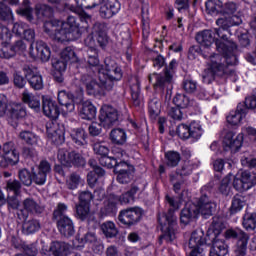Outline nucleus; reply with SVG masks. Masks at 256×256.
Segmentation results:
<instances>
[{"label": "nucleus", "mask_w": 256, "mask_h": 256, "mask_svg": "<svg viewBox=\"0 0 256 256\" xmlns=\"http://www.w3.org/2000/svg\"><path fill=\"white\" fill-rule=\"evenodd\" d=\"M166 202L170 205V209L167 213H162L158 215V223L161 226L162 235L159 237L160 244L163 241L166 243H173L177 236L175 234V229H177V216H175V211L179 209V204L175 201V198L166 195Z\"/></svg>", "instance_id": "obj_1"}, {"label": "nucleus", "mask_w": 256, "mask_h": 256, "mask_svg": "<svg viewBox=\"0 0 256 256\" xmlns=\"http://www.w3.org/2000/svg\"><path fill=\"white\" fill-rule=\"evenodd\" d=\"M75 1L81 9H95V7L101 5L99 13L102 19H111V17H114V15L121 11V3L118 0H99V3L92 2L93 0Z\"/></svg>", "instance_id": "obj_2"}, {"label": "nucleus", "mask_w": 256, "mask_h": 256, "mask_svg": "<svg viewBox=\"0 0 256 256\" xmlns=\"http://www.w3.org/2000/svg\"><path fill=\"white\" fill-rule=\"evenodd\" d=\"M81 35V28L79 27V23H77V18H75V16H68L67 21L58 28L51 39L63 43L64 41H76V39H81Z\"/></svg>", "instance_id": "obj_3"}, {"label": "nucleus", "mask_w": 256, "mask_h": 256, "mask_svg": "<svg viewBox=\"0 0 256 256\" xmlns=\"http://www.w3.org/2000/svg\"><path fill=\"white\" fill-rule=\"evenodd\" d=\"M226 241H236L235 256H246L247 245H249L250 236L247 232L241 230L239 227L228 228L223 234Z\"/></svg>", "instance_id": "obj_4"}, {"label": "nucleus", "mask_w": 256, "mask_h": 256, "mask_svg": "<svg viewBox=\"0 0 256 256\" xmlns=\"http://www.w3.org/2000/svg\"><path fill=\"white\" fill-rule=\"evenodd\" d=\"M175 69H177V60L173 59L169 65L165 67L163 74L153 73L148 77L150 83H152L153 79H155V82L153 83L155 91L163 93L165 89H169V86L173 81Z\"/></svg>", "instance_id": "obj_5"}, {"label": "nucleus", "mask_w": 256, "mask_h": 256, "mask_svg": "<svg viewBox=\"0 0 256 256\" xmlns=\"http://www.w3.org/2000/svg\"><path fill=\"white\" fill-rule=\"evenodd\" d=\"M211 189H213V184H208L202 187L201 197L198 199L196 205V207H198V213H201L205 219L211 217L215 209H217V205L209 197V195H211Z\"/></svg>", "instance_id": "obj_6"}, {"label": "nucleus", "mask_w": 256, "mask_h": 256, "mask_svg": "<svg viewBox=\"0 0 256 256\" xmlns=\"http://www.w3.org/2000/svg\"><path fill=\"white\" fill-rule=\"evenodd\" d=\"M216 49L221 58V65L224 69L225 75H231L233 70L229 69V67H233V65H237V56L233 53L235 50H231V48H227L225 43L221 40H216Z\"/></svg>", "instance_id": "obj_7"}, {"label": "nucleus", "mask_w": 256, "mask_h": 256, "mask_svg": "<svg viewBox=\"0 0 256 256\" xmlns=\"http://www.w3.org/2000/svg\"><path fill=\"white\" fill-rule=\"evenodd\" d=\"M143 219V208L130 207L119 212L118 221L125 227H133Z\"/></svg>", "instance_id": "obj_8"}, {"label": "nucleus", "mask_w": 256, "mask_h": 256, "mask_svg": "<svg viewBox=\"0 0 256 256\" xmlns=\"http://www.w3.org/2000/svg\"><path fill=\"white\" fill-rule=\"evenodd\" d=\"M58 161H60L61 165H64V167H85V165H87L85 157L79 152H69L65 149L58 150Z\"/></svg>", "instance_id": "obj_9"}, {"label": "nucleus", "mask_w": 256, "mask_h": 256, "mask_svg": "<svg viewBox=\"0 0 256 256\" xmlns=\"http://www.w3.org/2000/svg\"><path fill=\"white\" fill-rule=\"evenodd\" d=\"M223 75H225V70L221 65L220 56L212 57V63H208V68L202 73L203 83L209 85L213 83L216 77H223Z\"/></svg>", "instance_id": "obj_10"}, {"label": "nucleus", "mask_w": 256, "mask_h": 256, "mask_svg": "<svg viewBox=\"0 0 256 256\" xmlns=\"http://www.w3.org/2000/svg\"><path fill=\"white\" fill-rule=\"evenodd\" d=\"M256 185V174L251 173L247 170L241 172L240 175H237L233 180V187L236 191H249L252 187Z\"/></svg>", "instance_id": "obj_11"}, {"label": "nucleus", "mask_w": 256, "mask_h": 256, "mask_svg": "<svg viewBox=\"0 0 256 256\" xmlns=\"http://www.w3.org/2000/svg\"><path fill=\"white\" fill-rule=\"evenodd\" d=\"M243 146V133L238 134L235 137V132L224 130V137L222 141V147L224 151H231V153H237Z\"/></svg>", "instance_id": "obj_12"}, {"label": "nucleus", "mask_w": 256, "mask_h": 256, "mask_svg": "<svg viewBox=\"0 0 256 256\" xmlns=\"http://www.w3.org/2000/svg\"><path fill=\"white\" fill-rule=\"evenodd\" d=\"M22 71L31 89H34V91H41L43 89V76L37 71V68L25 64L22 67Z\"/></svg>", "instance_id": "obj_13"}, {"label": "nucleus", "mask_w": 256, "mask_h": 256, "mask_svg": "<svg viewBox=\"0 0 256 256\" xmlns=\"http://www.w3.org/2000/svg\"><path fill=\"white\" fill-rule=\"evenodd\" d=\"M22 205L24 209H20L17 212V217L20 221H25L29 217V213L32 215H41L45 211V207L39 205L33 198L24 199Z\"/></svg>", "instance_id": "obj_14"}, {"label": "nucleus", "mask_w": 256, "mask_h": 256, "mask_svg": "<svg viewBox=\"0 0 256 256\" xmlns=\"http://www.w3.org/2000/svg\"><path fill=\"white\" fill-rule=\"evenodd\" d=\"M46 133L49 141L53 145H63L65 143V128L57 124V122H47Z\"/></svg>", "instance_id": "obj_15"}, {"label": "nucleus", "mask_w": 256, "mask_h": 256, "mask_svg": "<svg viewBox=\"0 0 256 256\" xmlns=\"http://www.w3.org/2000/svg\"><path fill=\"white\" fill-rule=\"evenodd\" d=\"M99 121L103 127L109 129L119 121V112L113 106L104 104L100 110Z\"/></svg>", "instance_id": "obj_16"}, {"label": "nucleus", "mask_w": 256, "mask_h": 256, "mask_svg": "<svg viewBox=\"0 0 256 256\" xmlns=\"http://www.w3.org/2000/svg\"><path fill=\"white\" fill-rule=\"evenodd\" d=\"M49 173H51V163L47 160L40 161L36 170L32 168V183L40 186L45 185Z\"/></svg>", "instance_id": "obj_17"}, {"label": "nucleus", "mask_w": 256, "mask_h": 256, "mask_svg": "<svg viewBox=\"0 0 256 256\" xmlns=\"http://www.w3.org/2000/svg\"><path fill=\"white\" fill-rule=\"evenodd\" d=\"M31 57H39L43 63H47L51 59V48L43 40H38L30 45Z\"/></svg>", "instance_id": "obj_18"}, {"label": "nucleus", "mask_w": 256, "mask_h": 256, "mask_svg": "<svg viewBox=\"0 0 256 256\" xmlns=\"http://www.w3.org/2000/svg\"><path fill=\"white\" fill-rule=\"evenodd\" d=\"M2 157H4L6 161V167L9 165H17L19 163V153L17 152V148L15 147V142L8 141L2 145Z\"/></svg>", "instance_id": "obj_19"}, {"label": "nucleus", "mask_w": 256, "mask_h": 256, "mask_svg": "<svg viewBox=\"0 0 256 256\" xmlns=\"http://www.w3.org/2000/svg\"><path fill=\"white\" fill-rule=\"evenodd\" d=\"M27 49V45L23 40H18L15 42L13 46H9L6 44H0V57L2 59H11L14 57L15 53H23Z\"/></svg>", "instance_id": "obj_20"}, {"label": "nucleus", "mask_w": 256, "mask_h": 256, "mask_svg": "<svg viewBox=\"0 0 256 256\" xmlns=\"http://www.w3.org/2000/svg\"><path fill=\"white\" fill-rule=\"evenodd\" d=\"M197 215H199V207H197V204L187 202L180 212V223H183V225H189L191 221L197 219Z\"/></svg>", "instance_id": "obj_21"}, {"label": "nucleus", "mask_w": 256, "mask_h": 256, "mask_svg": "<svg viewBox=\"0 0 256 256\" xmlns=\"http://www.w3.org/2000/svg\"><path fill=\"white\" fill-rule=\"evenodd\" d=\"M121 81V79H113L109 75L105 74L103 71L98 72V82H96V87L101 89L100 95H105V91H113L115 87V82Z\"/></svg>", "instance_id": "obj_22"}, {"label": "nucleus", "mask_w": 256, "mask_h": 256, "mask_svg": "<svg viewBox=\"0 0 256 256\" xmlns=\"http://www.w3.org/2000/svg\"><path fill=\"white\" fill-rule=\"evenodd\" d=\"M56 225L59 233L64 237H73V235H75V224L69 216L56 220Z\"/></svg>", "instance_id": "obj_23"}, {"label": "nucleus", "mask_w": 256, "mask_h": 256, "mask_svg": "<svg viewBox=\"0 0 256 256\" xmlns=\"http://www.w3.org/2000/svg\"><path fill=\"white\" fill-rule=\"evenodd\" d=\"M97 72L91 71L85 72L80 77V83L86 87L89 95H95L97 93V90L95 89L97 87V82L95 81V77H97Z\"/></svg>", "instance_id": "obj_24"}, {"label": "nucleus", "mask_w": 256, "mask_h": 256, "mask_svg": "<svg viewBox=\"0 0 256 256\" xmlns=\"http://www.w3.org/2000/svg\"><path fill=\"white\" fill-rule=\"evenodd\" d=\"M27 117V109H25V106L21 103H13L10 108V119L12 127L14 129L17 127L19 120L25 119Z\"/></svg>", "instance_id": "obj_25"}, {"label": "nucleus", "mask_w": 256, "mask_h": 256, "mask_svg": "<svg viewBox=\"0 0 256 256\" xmlns=\"http://www.w3.org/2000/svg\"><path fill=\"white\" fill-rule=\"evenodd\" d=\"M105 64V75H108L111 77V79H122L123 78V71L121 70V67L113 58H105L104 60Z\"/></svg>", "instance_id": "obj_26"}, {"label": "nucleus", "mask_w": 256, "mask_h": 256, "mask_svg": "<svg viewBox=\"0 0 256 256\" xmlns=\"http://www.w3.org/2000/svg\"><path fill=\"white\" fill-rule=\"evenodd\" d=\"M117 203H119V197L112 195L106 201L101 208L100 213L102 217H113L117 215Z\"/></svg>", "instance_id": "obj_27"}, {"label": "nucleus", "mask_w": 256, "mask_h": 256, "mask_svg": "<svg viewBox=\"0 0 256 256\" xmlns=\"http://www.w3.org/2000/svg\"><path fill=\"white\" fill-rule=\"evenodd\" d=\"M211 242L210 256H225L229 253V245H227L225 240L212 238Z\"/></svg>", "instance_id": "obj_28"}, {"label": "nucleus", "mask_w": 256, "mask_h": 256, "mask_svg": "<svg viewBox=\"0 0 256 256\" xmlns=\"http://www.w3.org/2000/svg\"><path fill=\"white\" fill-rule=\"evenodd\" d=\"M42 109L44 115L46 117H49L50 119H57V117H59V106H57V103H55V101L49 98L43 97Z\"/></svg>", "instance_id": "obj_29"}, {"label": "nucleus", "mask_w": 256, "mask_h": 256, "mask_svg": "<svg viewBox=\"0 0 256 256\" xmlns=\"http://www.w3.org/2000/svg\"><path fill=\"white\" fill-rule=\"evenodd\" d=\"M245 115H247V106L244 104H238L236 111L230 112V114L227 116V123L234 126L239 125Z\"/></svg>", "instance_id": "obj_30"}, {"label": "nucleus", "mask_w": 256, "mask_h": 256, "mask_svg": "<svg viewBox=\"0 0 256 256\" xmlns=\"http://www.w3.org/2000/svg\"><path fill=\"white\" fill-rule=\"evenodd\" d=\"M69 251V244L65 242H52L49 249L43 252V256H61Z\"/></svg>", "instance_id": "obj_31"}, {"label": "nucleus", "mask_w": 256, "mask_h": 256, "mask_svg": "<svg viewBox=\"0 0 256 256\" xmlns=\"http://www.w3.org/2000/svg\"><path fill=\"white\" fill-rule=\"evenodd\" d=\"M80 117L86 121H92V119L97 117V108H95L91 101L87 100L81 103Z\"/></svg>", "instance_id": "obj_32"}, {"label": "nucleus", "mask_w": 256, "mask_h": 256, "mask_svg": "<svg viewBox=\"0 0 256 256\" xmlns=\"http://www.w3.org/2000/svg\"><path fill=\"white\" fill-rule=\"evenodd\" d=\"M196 41L202 47H211L215 43V32L212 30H202L196 34Z\"/></svg>", "instance_id": "obj_33"}, {"label": "nucleus", "mask_w": 256, "mask_h": 256, "mask_svg": "<svg viewBox=\"0 0 256 256\" xmlns=\"http://www.w3.org/2000/svg\"><path fill=\"white\" fill-rule=\"evenodd\" d=\"M215 33L219 37V39L215 40V43H217V41H221L224 43V45H226V49H231V51H235L237 49V43L231 39V33H229V31L215 29Z\"/></svg>", "instance_id": "obj_34"}, {"label": "nucleus", "mask_w": 256, "mask_h": 256, "mask_svg": "<svg viewBox=\"0 0 256 256\" xmlns=\"http://www.w3.org/2000/svg\"><path fill=\"white\" fill-rule=\"evenodd\" d=\"M204 235L201 230L193 231L188 242L189 248L196 250L202 249L201 247L207 243Z\"/></svg>", "instance_id": "obj_35"}, {"label": "nucleus", "mask_w": 256, "mask_h": 256, "mask_svg": "<svg viewBox=\"0 0 256 256\" xmlns=\"http://www.w3.org/2000/svg\"><path fill=\"white\" fill-rule=\"evenodd\" d=\"M70 137L77 147H86L87 132L83 128H75L72 130Z\"/></svg>", "instance_id": "obj_36"}, {"label": "nucleus", "mask_w": 256, "mask_h": 256, "mask_svg": "<svg viewBox=\"0 0 256 256\" xmlns=\"http://www.w3.org/2000/svg\"><path fill=\"white\" fill-rule=\"evenodd\" d=\"M109 139L113 145H125L127 143V133L123 128H114L109 134Z\"/></svg>", "instance_id": "obj_37"}, {"label": "nucleus", "mask_w": 256, "mask_h": 256, "mask_svg": "<svg viewBox=\"0 0 256 256\" xmlns=\"http://www.w3.org/2000/svg\"><path fill=\"white\" fill-rule=\"evenodd\" d=\"M22 101L28 105L30 109H34V111H39L41 109V100L39 97L27 90L22 93Z\"/></svg>", "instance_id": "obj_38"}, {"label": "nucleus", "mask_w": 256, "mask_h": 256, "mask_svg": "<svg viewBox=\"0 0 256 256\" xmlns=\"http://www.w3.org/2000/svg\"><path fill=\"white\" fill-rule=\"evenodd\" d=\"M130 91L133 105L139 107V105H141V82H139L138 78L131 80Z\"/></svg>", "instance_id": "obj_39"}, {"label": "nucleus", "mask_w": 256, "mask_h": 256, "mask_svg": "<svg viewBox=\"0 0 256 256\" xmlns=\"http://www.w3.org/2000/svg\"><path fill=\"white\" fill-rule=\"evenodd\" d=\"M35 14L40 21H47L53 17V8L46 4H38L35 7Z\"/></svg>", "instance_id": "obj_40"}, {"label": "nucleus", "mask_w": 256, "mask_h": 256, "mask_svg": "<svg viewBox=\"0 0 256 256\" xmlns=\"http://www.w3.org/2000/svg\"><path fill=\"white\" fill-rule=\"evenodd\" d=\"M173 103L180 109H188V107H197V102L191 100L185 94H177L173 98Z\"/></svg>", "instance_id": "obj_41"}, {"label": "nucleus", "mask_w": 256, "mask_h": 256, "mask_svg": "<svg viewBox=\"0 0 256 256\" xmlns=\"http://www.w3.org/2000/svg\"><path fill=\"white\" fill-rule=\"evenodd\" d=\"M100 228L103 235H105L107 239H113L119 235V229H117V226L113 223V221H106L102 223Z\"/></svg>", "instance_id": "obj_42"}, {"label": "nucleus", "mask_w": 256, "mask_h": 256, "mask_svg": "<svg viewBox=\"0 0 256 256\" xmlns=\"http://www.w3.org/2000/svg\"><path fill=\"white\" fill-rule=\"evenodd\" d=\"M22 221H24L22 224V233H24V235H33V233H37V231L41 229V224L38 222V220L25 219Z\"/></svg>", "instance_id": "obj_43"}, {"label": "nucleus", "mask_w": 256, "mask_h": 256, "mask_svg": "<svg viewBox=\"0 0 256 256\" xmlns=\"http://www.w3.org/2000/svg\"><path fill=\"white\" fill-rule=\"evenodd\" d=\"M18 137L21 139V141H24L26 145H39V136H37V134L33 133L32 131L22 130Z\"/></svg>", "instance_id": "obj_44"}, {"label": "nucleus", "mask_w": 256, "mask_h": 256, "mask_svg": "<svg viewBox=\"0 0 256 256\" xmlns=\"http://www.w3.org/2000/svg\"><path fill=\"white\" fill-rule=\"evenodd\" d=\"M148 111L152 119H156L161 114V100L157 97L150 98L148 102Z\"/></svg>", "instance_id": "obj_45"}, {"label": "nucleus", "mask_w": 256, "mask_h": 256, "mask_svg": "<svg viewBox=\"0 0 256 256\" xmlns=\"http://www.w3.org/2000/svg\"><path fill=\"white\" fill-rule=\"evenodd\" d=\"M18 15L26 17L28 21L33 19V7H31V0H23L21 6L16 10Z\"/></svg>", "instance_id": "obj_46"}, {"label": "nucleus", "mask_w": 256, "mask_h": 256, "mask_svg": "<svg viewBox=\"0 0 256 256\" xmlns=\"http://www.w3.org/2000/svg\"><path fill=\"white\" fill-rule=\"evenodd\" d=\"M65 22H61L59 20H51L46 21L44 23V31L49 35L50 39H52L53 35H55L56 31H59Z\"/></svg>", "instance_id": "obj_47"}, {"label": "nucleus", "mask_w": 256, "mask_h": 256, "mask_svg": "<svg viewBox=\"0 0 256 256\" xmlns=\"http://www.w3.org/2000/svg\"><path fill=\"white\" fill-rule=\"evenodd\" d=\"M18 178L21 185L24 187H31L33 185V173L26 168H23L18 171Z\"/></svg>", "instance_id": "obj_48"}, {"label": "nucleus", "mask_w": 256, "mask_h": 256, "mask_svg": "<svg viewBox=\"0 0 256 256\" xmlns=\"http://www.w3.org/2000/svg\"><path fill=\"white\" fill-rule=\"evenodd\" d=\"M76 217L80 221H87L91 217V206L80 203L76 205Z\"/></svg>", "instance_id": "obj_49"}, {"label": "nucleus", "mask_w": 256, "mask_h": 256, "mask_svg": "<svg viewBox=\"0 0 256 256\" xmlns=\"http://www.w3.org/2000/svg\"><path fill=\"white\" fill-rule=\"evenodd\" d=\"M189 132H190V139L194 141H199L203 135V127L197 121H192L189 124Z\"/></svg>", "instance_id": "obj_50"}, {"label": "nucleus", "mask_w": 256, "mask_h": 256, "mask_svg": "<svg viewBox=\"0 0 256 256\" xmlns=\"http://www.w3.org/2000/svg\"><path fill=\"white\" fill-rule=\"evenodd\" d=\"M83 179L81 178V175L77 172H72L68 179L66 180V187L70 191H75L79 185H81V182Z\"/></svg>", "instance_id": "obj_51"}, {"label": "nucleus", "mask_w": 256, "mask_h": 256, "mask_svg": "<svg viewBox=\"0 0 256 256\" xmlns=\"http://www.w3.org/2000/svg\"><path fill=\"white\" fill-rule=\"evenodd\" d=\"M223 229H225V224L223 221L214 219L211 228L208 230V237L213 235L212 239L219 238V235H221V231H223Z\"/></svg>", "instance_id": "obj_52"}, {"label": "nucleus", "mask_w": 256, "mask_h": 256, "mask_svg": "<svg viewBox=\"0 0 256 256\" xmlns=\"http://www.w3.org/2000/svg\"><path fill=\"white\" fill-rule=\"evenodd\" d=\"M167 167H177L181 161V154L177 151H168L165 153Z\"/></svg>", "instance_id": "obj_53"}, {"label": "nucleus", "mask_w": 256, "mask_h": 256, "mask_svg": "<svg viewBox=\"0 0 256 256\" xmlns=\"http://www.w3.org/2000/svg\"><path fill=\"white\" fill-rule=\"evenodd\" d=\"M23 185L17 179H9L6 181L5 189L7 193H13V195H21V188Z\"/></svg>", "instance_id": "obj_54"}, {"label": "nucleus", "mask_w": 256, "mask_h": 256, "mask_svg": "<svg viewBox=\"0 0 256 256\" xmlns=\"http://www.w3.org/2000/svg\"><path fill=\"white\" fill-rule=\"evenodd\" d=\"M61 59L66 61L67 63H77L79 61V58L77 57V53H75V49L71 46L66 47L61 52Z\"/></svg>", "instance_id": "obj_55"}, {"label": "nucleus", "mask_w": 256, "mask_h": 256, "mask_svg": "<svg viewBox=\"0 0 256 256\" xmlns=\"http://www.w3.org/2000/svg\"><path fill=\"white\" fill-rule=\"evenodd\" d=\"M88 66H86L85 71L91 73V71L97 74L103 71V65L99 64V56H95L87 59Z\"/></svg>", "instance_id": "obj_56"}, {"label": "nucleus", "mask_w": 256, "mask_h": 256, "mask_svg": "<svg viewBox=\"0 0 256 256\" xmlns=\"http://www.w3.org/2000/svg\"><path fill=\"white\" fill-rule=\"evenodd\" d=\"M92 147L94 153L96 155H100V157L109 155V147H107L103 141H99L97 139L92 140Z\"/></svg>", "instance_id": "obj_57"}, {"label": "nucleus", "mask_w": 256, "mask_h": 256, "mask_svg": "<svg viewBox=\"0 0 256 256\" xmlns=\"http://www.w3.org/2000/svg\"><path fill=\"white\" fill-rule=\"evenodd\" d=\"M68 206L65 203L59 202L52 213V221H59L63 217H68L65 215L67 213Z\"/></svg>", "instance_id": "obj_58"}, {"label": "nucleus", "mask_w": 256, "mask_h": 256, "mask_svg": "<svg viewBox=\"0 0 256 256\" xmlns=\"http://www.w3.org/2000/svg\"><path fill=\"white\" fill-rule=\"evenodd\" d=\"M193 169H195V165L191 163V161H185L181 168L176 170L174 175H178V177L183 179V177L191 175L193 173Z\"/></svg>", "instance_id": "obj_59"}, {"label": "nucleus", "mask_w": 256, "mask_h": 256, "mask_svg": "<svg viewBox=\"0 0 256 256\" xmlns=\"http://www.w3.org/2000/svg\"><path fill=\"white\" fill-rule=\"evenodd\" d=\"M205 5L206 10L211 15H215V13H221V9H223V2L221 0H207Z\"/></svg>", "instance_id": "obj_60"}, {"label": "nucleus", "mask_w": 256, "mask_h": 256, "mask_svg": "<svg viewBox=\"0 0 256 256\" xmlns=\"http://www.w3.org/2000/svg\"><path fill=\"white\" fill-rule=\"evenodd\" d=\"M135 171V167L129 162L121 161L116 158V165H114V173H127Z\"/></svg>", "instance_id": "obj_61"}, {"label": "nucleus", "mask_w": 256, "mask_h": 256, "mask_svg": "<svg viewBox=\"0 0 256 256\" xmlns=\"http://www.w3.org/2000/svg\"><path fill=\"white\" fill-rule=\"evenodd\" d=\"M242 225L246 231H254L256 233V214L245 215Z\"/></svg>", "instance_id": "obj_62"}, {"label": "nucleus", "mask_w": 256, "mask_h": 256, "mask_svg": "<svg viewBox=\"0 0 256 256\" xmlns=\"http://www.w3.org/2000/svg\"><path fill=\"white\" fill-rule=\"evenodd\" d=\"M245 207V197L236 194L232 199L231 213H237Z\"/></svg>", "instance_id": "obj_63"}, {"label": "nucleus", "mask_w": 256, "mask_h": 256, "mask_svg": "<svg viewBox=\"0 0 256 256\" xmlns=\"http://www.w3.org/2000/svg\"><path fill=\"white\" fill-rule=\"evenodd\" d=\"M0 21H13V10L4 2H0Z\"/></svg>", "instance_id": "obj_64"}]
</instances>
